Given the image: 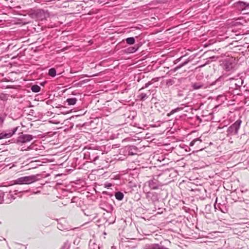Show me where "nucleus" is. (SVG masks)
<instances>
[{"instance_id":"1","label":"nucleus","mask_w":249,"mask_h":249,"mask_svg":"<svg viewBox=\"0 0 249 249\" xmlns=\"http://www.w3.org/2000/svg\"><path fill=\"white\" fill-rule=\"evenodd\" d=\"M39 177V175L22 177L13 180V184H30L38 180Z\"/></svg>"},{"instance_id":"2","label":"nucleus","mask_w":249,"mask_h":249,"mask_svg":"<svg viewBox=\"0 0 249 249\" xmlns=\"http://www.w3.org/2000/svg\"><path fill=\"white\" fill-rule=\"evenodd\" d=\"M242 123L240 119L237 120L233 124L230 125L227 130V137H231L237 135Z\"/></svg>"},{"instance_id":"3","label":"nucleus","mask_w":249,"mask_h":249,"mask_svg":"<svg viewBox=\"0 0 249 249\" xmlns=\"http://www.w3.org/2000/svg\"><path fill=\"white\" fill-rule=\"evenodd\" d=\"M21 192H19L21 193ZM18 192L17 190H10L8 192L2 191V196H3V203H10L16 198L15 195H17Z\"/></svg>"},{"instance_id":"4","label":"nucleus","mask_w":249,"mask_h":249,"mask_svg":"<svg viewBox=\"0 0 249 249\" xmlns=\"http://www.w3.org/2000/svg\"><path fill=\"white\" fill-rule=\"evenodd\" d=\"M18 126L14 127L11 129H7L5 131H3L0 133V139H6L11 137L18 130Z\"/></svg>"},{"instance_id":"5","label":"nucleus","mask_w":249,"mask_h":249,"mask_svg":"<svg viewBox=\"0 0 249 249\" xmlns=\"http://www.w3.org/2000/svg\"><path fill=\"white\" fill-rule=\"evenodd\" d=\"M146 198L148 201L154 203L159 200V195L154 192H148L145 194Z\"/></svg>"},{"instance_id":"6","label":"nucleus","mask_w":249,"mask_h":249,"mask_svg":"<svg viewBox=\"0 0 249 249\" xmlns=\"http://www.w3.org/2000/svg\"><path fill=\"white\" fill-rule=\"evenodd\" d=\"M33 138L34 137L32 135L22 134L18 137L17 141L18 143H26L32 141Z\"/></svg>"},{"instance_id":"7","label":"nucleus","mask_w":249,"mask_h":249,"mask_svg":"<svg viewBox=\"0 0 249 249\" xmlns=\"http://www.w3.org/2000/svg\"><path fill=\"white\" fill-rule=\"evenodd\" d=\"M143 249H169L160 244H146L143 247Z\"/></svg>"},{"instance_id":"8","label":"nucleus","mask_w":249,"mask_h":249,"mask_svg":"<svg viewBox=\"0 0 249 249\" xmlns=\"http://www.w3.org/2000/svg\"><path fill=\"white\" fill-rule=\"evenodd\" d=\"M148 184L149 187L151 189H157L159 187L161 186V183L157 180L155 178L149 180L148 181Z\"/></svg>"},{"instance_id":"9","label":"nucleus","mask_w":249,"mask_h":249,"mask_svg":"<svg viewBox=\"0 0 249 249\" xmlns=\"http://www.w3.org/2000/svg\"><path fill=\"white\" fill-rule=\"evenodd\" d=\"M126 151L128 152L129 155H137L139 152V149L136 146L128 145L125 147Z\"/></svg>"},{"instance_id":"10","label":"nucleus","mask_w":249,"mask_h":249,"mask_svg":"<svg viewBox=\"0 0 249 249\" xmlns=\"http://www.w3.org/2000/svg\"><path fill=\"white\" fill-rule=\"evenodd\" d=\"M134 241H128L124 243V249H134L138 246V242H135Z\"/></svg>"},{"instance_id":"11","label":"nucleus","mask_w":249,"mask_h":249,"mask_svg":"<svg viewBox=\"0 0 249 249\" xmlns=\"http://www.w3.org/2000/svg\"><path fill=\"white\" fill-rule=\"evenodd\" d=\"M237 6L241 10L249 8V3L245 1H239L237 2Z\"/></svg>"},{"instance_id":"12","label":"nucleus","mask_w":249,"mask_h":249,"mask_svg":"<svg viewBox=\"0 0 249 249\" xmlns=\"http://www.w3.org/2000/svg\"><path fill=\"white\" fill-rule=\"evenodd\" d=\"M141 46L140 44H137L134 46L129 47L124 50V52L127 53H131L136 52Z\"/></svg>"},{"instance_id":"13","label":"nucleus","mask_w":249,"mask_h":249,"mask_svg":"<svg viewBox=\"0 0 249 249\" xmlns=\"http://www.w3.org/2000/svg\"><path fill=\"white\" fill-rule=\"evenodd\" d=\"M189 60H186L185 61H184V62L181 63L180 64L178 65V66H177V67H176L175 68H173V69H171L167 73V74H172L173 73L175 72V71H178V69H179L180 68H181V67H182L183 66H185V65H186L188 62H189Z\"/></svg>"},{"instance_id":"14","label":"nucleus","mask_w":249,"mask_h":249,"mask_svg":"<svg viewBox=\"0 0 249 249\" xmlns=\"http://www.w3.org/2000/svg\"><path fill=\"white\" fill-rule=\"evenodd\" d=\"M65 221V220L62 218L61 219H60L59 221L58 222L57 227L59 230L61 231H63L67 229L66 225H64L62 224V222H64Z\"/></svg>"},{"instance_id":"15","label":"nucleus","mask_w":249,"mask_h":249,"mask_svg":"<svg viewBox=\"0 0 249 249\" xmlns=\"http://www.w3.org/2000/svg\"><path fill=\"white\" fill-rule=\"evenodd\" d=\"M243 83L244 80L242 79L239 78L237 79L236 82L235 83V89L237 90L240 89Z\"/></svg>"},{"instance_id":"16","label":"nucleus","mask_w":249,"mask_h":249,"mask_svg":"<svg viewBox=\"0 0 249 249\" xmlns=\"http://www.w3.org/2000/svg\"><path fill=\"white\" fill-rule=\"evenodd\" d=\"M99 158V156L97 155H95L94 152H92L91 153H89V159L91 162H94Z\"/></svg>"},{"instance_id":"17","label":"nucleus","mask_w":249,"mask_h":249,"mask_svg":"<svg viewBox=\"0 0 249 249\" xmlns=\"http://www.w3.org/2000/svg\"><path fill=\"white\" fill-rule=\"evenodd\" d=\"M77 99L76 98H68L66 100V102L69 106L74 105L77 102Z\"/></svg>"},{"instance_id":"18","label":"nucleus","mask_w":249,"mask_h":249,"mask_svg":"<svg viewBox=\"0 0 249 249\" xmlns=\"http://www.w3.org/2000/svg\"><path fill=\"white\" fill-rule=\"evenodd\" d=\"M203 87V84H201L199 82H196L193 83L192 85V87L193 89L197 90L201 89Z\"/></svg>"},{"instance_id":"19","label":"nucleus","mask_w":249,"mask_h":249,"mask_svg":"<svg viewBox=\"0 0 249 249\" xmlns=\"http://www.w3.org/2000/svg\"><path fill=\"white\" fill-rule=\"evenodd\" d=\"M115 198L116 199H117L118 200L121 201V200H123V199L124 197V195L123 193H122L121 192H115Z\"/></svg>"},{"instance_id":"20","label":"nucleus","mask_w":249,"mask_h":249,"mask_svg":"<svg viewBox=\"0 0 249 249\" xmlns=\"http://www.w3.org/2000/svg\"><path fill=\"white\" fill-rule=\"evenodd\" d=\"M125 41L127 44L131 45L135 43V39L134 37H129L125 39Z\"/></svg>"},{"instance_id":"21","label":"nucleus","mask_w":249,"mask_h":249,"mask_svg":"<svg viewBox=\"0 0 249 249\" xmlns=\"http://www.w3.org/2000/svg\"><path fill=\"white\" fill-rule=\"evenodd\" d=\"M31 89L32 91V92L37 93L40 91L41 88L37 85H34L31 86Z\"/></svg>"},{"instance_id":"22","label":"nucleus","mask_w":249,"mask_h":249,"mask_svg":"<svg viewBox=\"0 0 249 249\" xmlns=\"http://www.w3.org/2000/svg\"><path fill=\"white\" fill-rule=\"evenodd\" d=\"M149 95H148L146 93H141L138 96V98L141 101H144L146 99L148 98Z\"/></svg>"},{"instance_id":"23","label":"nucleus","mask_w":249,"mask_h":249,"mask_svg":"<svg viewBox=\"0 0 249 249\" xmlns=\"http://www.w3.org/2000/svg\"><path fill=\"white\" fill-rule=\"evenodd\" d=\"M48 75L52 77L56 75V70L54 68H52L49 70Z\"/></svg>"},{"instance_id":"24","label":"nucleus","mask_w":249,"mask_h":249,"mask_svg":"<svg viewBox=\"0 0 249 249\" xmlns=\"http://www.w3.org/2000/svg\"><path fill=\"white\" fill-rule=\"evenodd\" d=\"M218 207L219 209V210L223 213H226L228 212V209L226 206H224V205H222L219 203L218 204Z\"/></svg>"},{"instance_id":"25","label":"nucleus","mask_w":249,"mask_h":249,"mask_svg":"<svg viewBox=\"0 0 249 249\" xmlns=\"http://www.w3.org/2000/svg\"><path fill=\"white\" fill-rule=\"evenodd\" d=\"M182 109V108L181 107H177V108H176L174 109H172L170 112L168 113L167 114V116H170L171 115H172V114H174L175 113L177 112H178L179 111H180Z\"/></svg>"},{"instance_id":"26","label":"nucleus","mask_w":249,"mask_h":249,"mask_svg":"<svg viewBox=\"0 0 249 249\" xmlns=\"http://www.w3.org/2000/svg\"><path fill=\"white\" fill-rule=\"evenodd\" d=\"M70 243L68 241L65 242L63 246L60 249H69L70 248Z\"/></svg>"},{"instance_id":"27","label":"nucleus","mask_w":249,"mask_h":249,"mask_svg":"<svg viewBox=\"0 0 249 249\" xmlns=\"http://www.w3.org/2000/svg\"><path fill=\"white\" fill-rule=\"evenodd\" d=\"M175 82L174 79H169L167 80L166 85L168 86H171L173 85L174 84H175Z\"/></svg>"},{"instance_id":"28","label":"nucleus","mask_w":249,"mask_h":249,"mask_svg":"<svg viewBox=\"0 0 249 249\" xmlns=\"http://www.w3.org/2000/svg\"><path fill=\"white\" fill-rule=\"evenodd\" d=\"M44 12L43 10L38 9L35 11V14L36 16H38L39 14H41Z\"/></svg>"},{"instance_id":"29","label":"nucleus","mask_w":249,"mask_h":249,"mask_svg":"<svg viewBox=\"0 0 249 249\" xmlns=\"http://www.w3.org/2000/svg\"><path fill=\"white\" fill-rule=\"evenodd\" d=\"M113 185L111 183L106 182L104 184V187L106 188H109L110 187L113 186Z\"/></svg>"},{"instance_id":"30","label":"nucleus","mask_w":249,"mask_h":249,"mask_svg":"<svg viewBox=\"0 0 249 249\" xmlns=\"http://www.w3.org/2000/svg\"><path fill=\"white\" fill-rule=\"evenodd\" d=\"M198 141H199V140L198 139H196L194 140L193 141H191L189 144L190 146H194L195 145L196 142Z\"/></svg>"},{"instance_id":"31","label":"nucleus","mask_w":249,"mask_h":249,"mask_svg":"<svg viewBox=\"0 0 249 249\" xmlns=\"http://www.w3.org/2000/svg\"><path fill=\"white\" fill-rule=\"evenodd\" d=\"M151 82H148V83H146L144 87H142L141 89H140L139 91L141 90L142 89H145L147 88L149 86H150L151 84Z\"/></svg>"},{"instance_id":"32","label":"nucleus","mask_w":249,"mask_h":249,"mask_svg":"<svg viewBox=\"0 0 249 249\" xmlns=\"http://www.w3.org/2000/svg\"><path fill=\"white\" fill-rule=\"evenodd\" d=\"M3 203V196H2V191H0V204Z\"/></svg>"},{"instance_id":"33","label":"nucleus","mask_w":249,"mask_h":249,"mask_svg":"<svg viewBox=\"0 0 249 249\" xmlns=\"http://www.w3.org/2000/svg\"><path fill=\"white\" fill-rule=\"evenodd\" d=\"M103 194H107V195H108L110 196H113V194L111 193H109L108 192H107V191H103Z\"/></svg>"},{"instance_id":"34","label":"nucleus","mask_w":249,"mask_h":249,"mask_svg":"<svg viewBox=\"0 0 249 249\" xmlns=\"http://www.w3.org/2000/svg\"><path fill=\"white\" fill-rule=\"evenodd\" d=\"M181 57L178 58L174 61V64H177L178 62H179L181 60Z\"/></svg>"},{"instance_id":"35","label":"nucleus","mask_w":249,"mask_h":249,"mask_svg":"<svg viewBox=\"0 0 249 249\" xmlns=\"http://www.w3.org/2000/svg\"><path fill=\"white\" fill-rule=\"evenodd\" d=\"M89 80H90L89 79H86V80H83L81 81V84L88 82L89 81Z\"/></svg>"},{"instance_id":"36","label":"nucleus","mask_w":249,"mask_h":249,"mask_svg":"<svg viewBox=\"0 0 249 249\" xmlns=\"http://www.w3.org/2000/svg\"><path fill=\"white\" fill-rule=\"evenodd\" d=\"M95 245L97 247V249H96L95 248H94L93 249H100V247L99 245Z\"/></svg>"},{"instance_id":"37","label":"nucleus","mask_w":249,"mask_h":249,"mask_svg":"<svg viewBox=\"0 0 249 249\" xmlns=\"http://www.w3.org/2000/svg\"><path fill=\"white\" fill-rule=\"evenodd\" d=\"M40 193V191H37L36 192H34V193L35 194H39Z\"/></svg>"},{"instance_id":"38","label":"nucleus","mask_w":249,"mask_h":249,"mask_svg":"<svg viewBox=\"0 0 249 249\" xmlns=\"http://www.w3.org/2000/svg\"><path fill=\"white\" fill-rule=\"evenodd\" d=\"M111 249H117V248L115 246H112L111 247Z\"/></svg>"},{"instance_id":"39","label":"nucleus","mask_w":249,"mask_h":249,"mask_svg":"<svg viewBox=\"0 0 249 249\" xmlns=\"http://www.w3.org/2000/svg\"><path fill=\"white\" fill-rule=\"evenodd\" d=\"M85 77H89L88 75H84Z\"/></svg>"},{"instance_id":"40","label":"nucleus","mask_w":249,"mask_h":249,"mask_svg":"<svg viewBox=\"0 0 249 249\" xmlns=\"http://www.w3.org/2000/svg\"><path fill=\"white\" fill-rule=\"evenodd\" d=\"M17 244L18 245H19V246H22V245L20 244Z\"/></svg>"}]
</instances>
